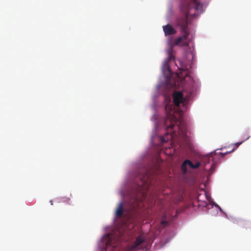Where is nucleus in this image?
I'll return each mask as SVG.
<instances>
[{
    "label": "nucleus",
    "mask_w": 251,
    "mask_h": 251,
    "mask_svg": "<svg viewBox=\"0 0 251 251\" xmlns=\"http://www.w3.org/2000/svg\"><path fill=\"white\" fill-rule=\"evenodd\" d=\"M189 55H191V57H192V61H193V62L195 61V59H194V57H194V54L192 52V53H190Z\"/></svg>",
    "instance_id": "14"
},
{
    "label": "nucleus",
    "mask_w": 251,
    "mask_h": 251,
    "mask_svg": "<svg viewBox=\"0 0 251 251\" xmlns=\"http://www.w3.org/2000/svg\"><path fill=\"white\" fill-rule=\"evenodd\" d=\"M109 243L108 242L106 243V251H108V246H109Z\"/></svg>",
    "instance_id": "17"
},
{
    "label": "nucleus",
    "mask_w": 251,
    "mask_h": 251,
    "mask_svg": "<svg viewBox=\"0 0 251 251\" xmlns=\"http://www.w3.org/2000/svg\"><path fill=\"white\" fill-rule=\"evenodd\" d=\"M194 164L189 160H185L181 165V170L184 174L187 172V166H189L191 168L193 169Z\"/></svg>",
    "instance_id": "10"
},
{
    "label": "nucleus",
    "mask_w": 251,
    "mask_h": 251,
    "mask_svg": "<svg viewBox=\"0 0 251 251\" xmlns=\"http://www.w3.org/2000/svg\"><path fill=\"white\" fill-rule=\"evenodd\" d=\"M182 36L177 37L174 43V46H178L181 44V46L183 47H187L189 46V42L187 40L189 37V32L188 29L181 30Z\"/></svg>",
    "instance_id": "5"
},
{
    "label": "nucleus",
    "mask_w": 251,
    "mask_h": 251,
    "mask_svg": "<svg viewBox=\"0 0 251 251\" xmlns=\"http://www.w3.org/2000/svg\"><path fill=\"white\" fill-rule=\"evenodd\" d=\"M161 140L162 143L165 142L166 141V140L165 139L164 137H161Z\"/></svg>",
    "instance_id": "16"
},
{
    "label": "nucleus",
    "mask_w": 251,
    "mask_h": 251,
    "mask_svg": "<svg viewBox=\"0 0 251 251\" xmlns=\"http://www.w3.org/2000/svg\"><path fill=\"white\" fill-rule=\"evenodd\" d=\"M167 57L164 63H170L175 62L176 61V51H175L173 46H172L166 50Z\"/></svg>",
    "instance_id": "6"
},
{
    "label": "nucleus",
    "mask_w": 251,
    "mask_h": 251,
    "mask_svg": "<svg viewBox=\"0 0 251 251\" xmlns=\"http://www.w3.org/2000/svg\"><path fill=\"white\" fill-rule=\"evenodd\" d=\"M124 203L123 202H121L118 204V207L115 211L116 216L119 217L123 216L124 213Z\"/></svg>",
    "instance_id": "11"
},
{
    "label": "nucleus",
    "mask_w": 251,
    "mask_h": 251,
    "mask_svg": "<svg viewBox=\"0 0 251 251\" xmlns=\"http://www.w3.org/2000/svg\"><path fill=\"white\" fill-rule=\"evenodd\" d=\"M161 224L164 226H166L168 224L167 222L165 221H162Z\"/></svg>",
    "instance_id": "15"
},
{
    "label": "nucleus",
    "mask_w": 251,
    "mask_h": 251,
    "mask_svg": "<svg viewBox=\"0 0 251 251\" xmlns=\"http://www.w3.org/2000/svg\"><path fill=\"white\" fill-rule=\"evenodd\" d=\"M234 150H235V149H233L231 151H228V152H226V153H225V154H227V153L231 152H232Z\"/></svg>",
    "instance_id": "19"
},
{
    "label": "nucleus",
    "mask_w": 251,
    "mask_h": 251,
    "mask_svg": "<svg viewBox=\"0 0 251 251\" xmlns=\"http://www.w3.org/2000/svg\"><path fill=\"white\" fill-rule=\"evenodd\" d=\"M242 142H241V143H236V147H238L240 145H241V144L242 143Z\"/></svg>",
    "instance_id": "18"
},
{
    "label": "nucleus",
    "mask_w": 251,
    "mask_h": 251,
    "mask_svg": "<svg viewBox=\"0 0 251 251\" xmlns=\"http://www.w3.org/2000/svg\"><path fill=\"white\" fill-rule=\"evenodd\" d=\"M70 200V199L69 198H66V197H64V198H62V201L63 202H69Z\"/></svg>",
    "instance_id": "12"
},
{
    "label": "nucleus",
    "mask_w": 251,
    "mask_h": 251,
    "mask_svg": "<svg viewBox=\"0 0 251 251\" xmlns=\"http://www.w3.org/2000/svg\"><path fill=\"white\" fill-rule=\"evenodd\" d=\"M138 177L141 180L142 183V184H140L139 185L145 187L148 184V179L150 177L148 172H146L145 174L139 175Z\"/></svg>",
    "instance_id": "9"
},
{
    "label": "nucleus",
    "mask_w": 251,
    "mask_h": 251,
    "mask_svg": "<svg viewBox=\"0 0 251 251\" xmlns=\"http://www.w3.org/2000/svg\"><path fill=\"white\" fill-rule=\"evenodd\" d=\"M185 64H179V66L177 64H174L175 66L177 68L178 71L175 73L176 77V80L175 81L174 85L175 87H179L182 86L184 82L186 81L185 78H183L184 76H187L189 79L191 78L188 76L189 72L184 67Z\"/></svg>",
    "instance_id": "3"
},
{
    "label": "nucleus",
    "mask_w": 251,
    "mask_h": 251,
    "mask_svg": "<svg viewBox=\"0 0 251 251\" xmlns=\"http://www.w3.org/2000/svg\"><path fill=\"white\" fill-rule=\"evenodd\" d=\"M50 202L51 204V205H52V204H53V203H52V201H50Z\"/></svg>",
    "instance_id": "20"
},
{
    "label": "nucleus",
    "mask_w": 251,
    "mask_h": 251,
    "mask_svg": "<svg viewBox=\"0 0 251 251\" xmlns=\"http://www.w3.org/2000/svg\"><path fill=\"white\" fill-rule=\"evenodd\" d=\"M202 7V4L198 0H185L181 5V9L184 13L183 17L178 18L177 20V25L181 27V30L188 29V17L192 14L191 10H201Z\"/></svg>",
    "instance_id": "2"
},
{
    "label": "nucleus",
    "mask_w": 251,
    "mask_h": 251,
    "mask_svg": "<svg viewBox=\"0 0 251 251\" xmlns=\"http://www.w3.org/2000/svg\"><path fill=\"white\" fill-rule=\"evenodd\" d=\"M200 165V162H197L193 165V169H197L199 167Z\"/></svg>",
    "instance_id": "13"
},
{
    "label": "nucleus",
    "mask_w": 251,
    "mask_h": 251,
    "mask_svg": "<svg viewBox=\"0 0 251 251\" xmlns=\"http://www.w3.org/2000/svg\"><path fill=\"white\" fill-rule=\"evenodd\" d=\"M163 74L166 75V77L170 78L174 73L170 68L169 64L166 63L164 64L163 66Z\"/></svg>",
    "instance_id": "8"
},
{
    "label": "nucleus",
    "mask_w": 251,
    "mask_h": 251,
    "mask_svg": "<svg viewBox=\"0 0 251 251\" xmlns=\"http://www.w3.org/2000/svg\"><path fill=\"white\" fill-rule=\"evenodd\" d=\"M146 239L143 235L138 236L132 245L128 246L125 251H136L140 249H144L142 244L145 242Z\"/></svg>",
    "instance_id": "4"
},
{
    "label": "nucleus",
    "mask_w": 251,
    "mask_h": 251,
    "mask_svg": "<svg viewBox=\"0 0 251 251\" xmlns=\"http://www.w3.org/2000/svg\"><path fill=\"white\" fill-rule=\"evenodd\" d=\"M162 28L164 32V34L166 36L174 35L177 32V31L171 24H167L165 25H163Z\"/></svg>",
    "instance_id": "7"
},
{
    "label": "nucleus",
    "mask_w": 251,
    "mask_h": 251,
    "mask_svg": "<svg viewBox=\"0 0 251 251\" xmlns=\"http://www.w3.org/2000/svg\"><path fill=\"white\" fill-rule=\"evenodd\" d=\"M173 103L167 104L165 106V111L166 113V118L165 120V124L167 125L169 122L170 124L167 126V130L172 129L175 131L176 128H178V126L176 125L178 120V117L176 115V110L175 109V106L179 107L181 103H184L185 99L183 97V94L180 91H175L173 94Z\"/></svg>",
    "instance_id": "1"
}]
</instances>
